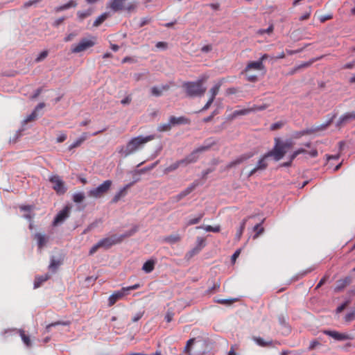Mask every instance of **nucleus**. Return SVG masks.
Segmentation results:
<instances>
[{
	"mask_svg": "<svg viewBox=\"0 0 355 355\" xmlns=\"http://www.w3.org/2000/svg\"><path fill=\"white\" fill-rule=\"evenodd\" d=\"M154 139L155 136L153 135H148L146 137L138 136L134 137L128 142L125 146H121L119 153L124 157H128L135 153L147 142L150 141Z\"/></svg>",
	"mask_w": 355,
	"mask_h": 355,
	"instance_id": "f257e3e1",
	"label": "nucleus"
},
{
	"mask_svg": "<svg viewBox=\"0 0 355 355\" xmlns=\"http://www.w3.org/2000/svg\"><path fill=\"white\" fill-rule=\"evenodd\" d=\"M187 96L190 98L200 97L206 92V87L204 85H199L196 81H187L182 84Z\"/></svg>",
	"mask_w": 355,
	"mask_h": 355,
	"instance_id": "f03ea898",
	"label": "nucleus"
},
{
	"mask_svg": "<svg viewBox=\"0 0 355 355\" xmlns=\"http://www.w3.org/2000/svg\"><path fill=\"white\" fill-rule=\"evenodd\" d=\"M265 70V66L261 61H251L247 64L245 69L241 72V73L245 76L248 81L255 83L258 80V76L256 74H251V71Z\"/></svg>",
	"mask_w": 355,
	"mask_h": 355,
	"instance_id": "7ed1b4c3",
	"label": "nucleus"
},
{
	"mask_svg": "<svg viewBox=\"0 0 355 355\" xmlns=\"http://www.w3.org/2000/svg\"><path fill=\"white\" fill-rule=\"evenodd\" d=\"M136 231L137 230L134 229L125 233V234L119 236L116 235H113L110 237L103 239L100 240L98 243L101 248L108 249L112 245L121 243L125 238L133 235L136 232Z\"/></svg>",
	"mask_w": 355,
	"mask_h": 355,
	"instance_id": "20e7f679",
	"label": "nucleus"
},
{
	"mask_svg": "<svg viewBox=\"0 0 355 355\" xmlns=\"http://www.w3.org/2000/svg\"><path fill=\"white\" fill-rule=\"evenodd\" d=\"M126 0H110L107 3V8H110L114 12H118L120 10H127L131 12L136 8V4L134 3H130L127 6L125 5Z\"/></svg>",
	"mask_w": 355,
	"mask_h": 355,
	"instance_id": "39448f33",
	"label": "nucleus"
},
{
	"mask_svg": "<svg viewBox=\"0 0 355 355\" xmlns=\"http://www.w3.org/2000/svg\"><path fill=\"white\" fill-rule=\"evenodd\" d=\"M286 153V150L282 144V140L279 138L275 139V146L268 153V155L273 157L275 161H279Z\"/></svg>",
	"mask_w": 355,
	"mask_h": 355,
	"instance_id": "423d86ee",
	"label": "nucleus"
},
{
	"mask_svg": "<svg viewBox=\"0 0 355 355\" xmlns=\"http://www.w3.org/2000/svg\"><path fill=\"white\" fill-rule=\"evenodd\" d=\"M112 182L110 180L104 181L98 187L89 191V196L95 198H98L105 195L111 188Z\"/></svg>",
	"mask_w": 355,
	"mask_h": 355,
	"instance_id": "0eeeda50",
	"label": "nucleus"
},
{
	"mask_svg": "<svg viewBox=\"0 0 355 355\" xmlns=\"http://www.w3.org/2000/svg\"><path fill=\"white\" fill-rule=\"evenodd\" d=\"M196 161V158L193 157V154H191L186 158L177 161L166 167L164 170V174H168L178 169L180 165H187L188 164L195 162Z\"/></svg>",
	"mask_w": 355,
	"mask_h": 355,
	"instance_id": "6e6552de",
	"label": "nucleus"
},
{
	"mask_svg": "<svg viewBox=\"0 0 355 355\" xmlns=\"http://www.w3.org/2000/svg\"><path fill=\"white\" fill-rule=\"evenodd\" d=\"M94 44L95 41L83 38L80 41L79 43L73 45L71 51L73 53H80L90 47H92L94 46Z\"/></svg>",
	"mask_w": 355,
	"mask_h": 355,
	"instance_id": "1a4fd4ad",
	"label": "nucleus"
},
{
	"mask_svg": "<svg viewBox=\"0 0 355 355\" xmlns=\"http://www.w3.org/2000/svg\"><path fill=\"white\" fill-rule=\"evenodd\" d=\"M49 181L53 184V189L59 195H62L67 191L64 182L58 175H53L49 178Z\"/></svg>",
	"mask_w": 355,
	"mask_h": 355,
	"instance_id": "9d476101",
	"label": "nucleus"
},
{
	"mask_svg": "<svg viewBox=\"0 0 355 355\" xmlns=\"http://www.w3.org/2000/svg\"><path fill=\"white\" fill-rule=\"evenodd\" d=\"M70 213V207L66 206L55 216L53 222V225L56 226L63 223L69 216Z\"/></svg>",
	"mask_w": 355,
	"mask_h": 355,
	"instance_id": "9b49d317",
	"label": "nucleus"
},
{
	"mask_svg": "<svg viewBox=\"0 0 355 355\" xmlns=\"http://www.w3.org/2000/svg\"><path fill=\"white\" fill-rule=\"evenodd\" d=\"M126 295H128V293H125L123 287L121 290L115 291L110 296L108 299V305L110 306H113L118 300H121Z\"/></svg>",
	"mask_w": 355,
	"mask_h": 355,
	"instance_id": "f8f14e48",
	"label": "nucleus"
},
{
	"mask_svg": "<svg viewBox=\"0 0 355 355\" xmlns=\"http://www.w3.org/2000/svg\"><path fill=\"white\" fill-rule=\"evenodd\" d=\"M324 334L331 336L336 340H346L352 339V336L347 334L340 333L336 331L325 330Z\"/></svg>",
	"mask_w": 355,
	"mask_h": 355,
	"instance_id": "ddd939ff",
	"label": "nucleus"
},
{
	"mask_svg": "<svg viewBox=\"0 0 355 355\" xmlns=\"http://www.w3.org/2000/svg\"><path fill=\"white\" fill-rule=\"evenodd\" d=\"M198 182H193L188 187H187L184 190L182 191L179 194L174 196L173 198L176 202H178L186 197L187 195L191 193L198 186Z\"/></svg>",
	"mask_w": 355,
	"mask_h": 355,
	"instance_id": "4468645a",
	"label": "nucleus"
},
{
	"mask_svg": "<svg viewBox=\"0 0 355 355\" xmlns=\"http://www.w3.org/2000/svg\"><path fill=\"white\" fill-rule=\"evenodd\" d=\"M330 123H331V121H329L327 124L322 125L320 127H317L315 128L306 129V130H302L300 132H297L295 134L294 137H295V138H300L304 135H310L315 132L324 130L329 125Z\"/></svg>",
	"mask_w": 355,
	"mask_h": 355,
	"instance_id": "2eb2a0df",
	"label": "nucleus"
},
{
	"mask_svg": "<svg viewBox=\"0 0 355 355\" xmlns=\"http://www.w3.org/2000/svg\"><path fill=\"white\" fill-rule=\"evenodd\" d=\"M352 120H355V112H347L341 116L337 122V126L340 127Z\"/></svg>",
	"mask_w": 355,
	"mask_h": 355,
	"instance_id": "dca6fc26",
	"label": "nucleus"
},
{
	"mask_svg": "<svg viewBox=\"0 0 355 355\" xmlns=\"http://www.w3.org/2000/svg\"><path fill=\"white\" fill-rule=\"evenodd\" d=\"M251 112H252L251 109L250 107L239 110H235L232 114H230L227 116V119L229 121H232L239 116L247 115Z\"/></svg>",
	"mask_w": 355,
	"mask_h": 355,
	"instance_id": "f3484780",
	"label": "nucleus"
},
{
	"mask_svg": "<svg viewBox=\"0 0 355 355\" xmlns=\"http://www.w3.org/2000/svg\"><path fill=\"white\" fill-rule=\"evenodd\" d=\"M34 239L37 240L38 248L40 250L48 241V237L46 235L42 234L41 233H36L34 235Z\"/></svg>",
	"mask_w": 355,
	"mask_h": 355,
	"instance_id": "a211bd4d",
	"label": "nucleus"
},
{
	"mask_svg": "<svg viewBox=\"0 0 355 355\" xmlns=\"http://www.w3.org/2000/svg\"><path fill=\"white\" fill-rule=\"evenodd\" d=\"M130 185H131V184H128V185L125 186L124 187H123L122 189H121L120 191L114 195V196L113 197V198L111 200V202L116 203L120 200V199L121 198L124 197L126 195L127 190L130 187Z\"/></svg>",
	"mask_w": 355,
	"mask_h": 355,
	"instance_id": "6ab92c4d",
	"label": "nucleus"
},
{
	"mask_svg": "<svg viewBox=\"0 0 355 355\" xmlns=\"http://www.w3.org/2000/svg\"><path fill=\"white\" fill-rule=\"evenodd\" d=\"M169 119L173 126L180 124L190 123V120L184 116L175 117L172 116L169 118Z\"/></svg>",
	"mask_w": 355,
	"mask_h": 355,
	"instance_id": "aec40b11",
	"label": "nucleus"
},
{
	"mask_svg": "<svg viewBox=\"0 0 355 355\" xmlns=\"http://www.w3.org/2000/svg\"><path fill=\"white\" fill-rule=\"evenodd\" d=\"M251 157H252L251 154L250 155H242L240 157H239L238 158H236L235 160L230 162L227 164V168H230L234 166H236V165H239V164L243 163L244 161L247 160L248 159L250 158Z\"/></svg>",
	"mask_w": 355,
	"mask_h": 355,
	"instance_id": "412c9836",
	"label": "nucleus"
},
{
	"mask_svg": "<svg viewBox=\"0 0 355 355\" xmlns=\"http://www.w3.org/2000/svg\"><path fill=\"white\" fill-rule=\"evenodd\" d=\"M89 137L88 133L83 132L81 136L77 139L74 142H73L69 146V150H72L80 146Z\"/></svg>",
	"mask_w": 355,
	"mask_h": 355,
	"instance_id": "4be33fe9",
	"label": "nucleus"
},
{
	"mask_svg": "<svg viewBox=\"0 0 355 355\" xmlns=\"http://www.w3.org/2000/svg\"><path fill=\"white\" fill-rule=\"evenodd\" d=\"M253 340L259 346L263 347H272L273 346V341L272 340H265L261 337L254 336Z\"/></svg>",
	"mask_w": 355,
	"mask_h": 355,
	"instance_id": "5701e85b",
	"label": "nucleus"
},
{
	"mask_svg": "<svg viewBox=\"0 0 355 355\" xmlns=\"http://www.w3.org/2000/svg\"><path fill=\"white\" fill-rule=\"evenodd\" d=\"M352 282L350 277H347L343 279H340L337 282V285L335 288L336 291H340Z\"/></svg>",
	"mask_w": 355,
	"mask_h": 355,
	"instance_id": "b1692460",
	"label": "nucleus"
},
{
	"mask_svg": "<svg viewBox=\"0 0 355 355\" xmlns=\"http://www.w3.org/2000/svg\"><path fill=\"white\" fill-rule=\"evenodd\" d=\"M77 6V3L74 0H70L68 3L63 4L62 6H58L55 8V11L56 12H59L65 10H67L70 8H76Z\"/></svg>",
	"mask_w": 355,
	"mask_h": 355,
	"instance_id": "393cba45",
	"label": "nucleus"
},
{
	"mask_svg": "<svg viewBox=\"0 0 355 355\" xmlns=\"http://www.w3.org/2000/svg\"><path fill=\"white\" fill-rule=\"evenodd\" d=\"M50 278V275L45 274L44 275L37 276L34 282V288H39L44 282Z\"/></svg>",
	"mask_w": 355,
	"mask_h": 355,
	"instance_id": "a878e982",
	"label": "nucleus"
},
{
	"mask_svg": "<svg viewBox=\"0 0 355 355\" xmlns=\"http://www.w3.org/2000/svg\"><path fill=\"white\" fill-rule=\"evenodd\" d=\"M169 89L168 85H162L161 87H153L151 88V94L155 96H160L162 94L164 90H168Z\"/></svg>",
	"mask_w": 355,
	"mask_h": 355,
	"instance_id": "bb28decb",
	"label": "nucleus"
},
{
	"mask_svg": "<svg viewBox=\"0 0 355 355\" xmlns=\"http://www.w3.org/2000/svg\"><path fill=\"white\" fill-rule=\"evenodd\" d=\"M223 82L224 79H220L217 83H216L215 85L209 89V94L216 96L218 94Z\"/></svg>",
	"mask_w": 355,
	"mask_h": 355,
	"instance_id": "cd10ccee",
	"label": "nucleus"
},
{
	"mask_svg": "<svg viewBox=\"0 0 355 355\" xmlns=\"http://www.w3.org/2000/svg\"><path fill=\"white\" fill-rule=\"evenodd\" d=\"M181 240V236L179 234H172L166 236L164 241L170 244H174L178 243Z\"/></svg>",
	"mask_w": 355,
	"mask_h": 355,
	"instance_id": "c85d7f7f",
	"label": "nucleus"
},
{
	"mask_svg": "<svg viewBox=\"0 0 355 355\" xmlns=\"http://www.w3.org/2000/svg\"><path fill=\"white\" fill-rule=\"evenodd\" d=\"M269 157H271L270 155H268V153L266 154H265L258 162L257 163V168H259L260 170H263L265 168H266V167L268 166V163H267V158Z\"/></svg>",
	"mask_w": 355,
	"mask_h": 355,
	"instance_id": "c756f323",
	"label": "nucleus"
},
{
	"mask_svg": "<svg viewBox=\"0 0 355 355\" xmlns=\"http://www.w3.org/2000/svg\"><path fill=\"white\" fill-rule=\"evenodd\" d=\"M155 261L153 260H148L144 263L142 269L147 273L152 272L155 268Z\"/></svg>",
	"mask_w": 355,
	"mask_h": 355,
	"instance_id": "7c9ffc66",
	"label": "nucleus"
},
{
	"mask_svg": "<svg viewBox=\"0 0 355 355\" xmlns=\"http://www.w3.org/2000/svg\"><path fill=\"white\" fill-rule=\"evenodd\" d=\"M248 219V218H244L243 220V221L241 222L239 228L237 230V232H236V239L237 241H239L240 239L241 238V236H242L243 232L244 231V229H245V227L246 222H247Z\"/></svg>",
	"mask_w": 355,
	"mask_h": 355,
	"instance_id": "2f4dec72",
	"label": "nucleus"
},
{
	"mask_svg": "<svg viewBox=\"0 0 355 355\" xmlns=\"http://www.w3.org/2000/svg\"><path fill=\"white\" fill-rule=\"evenodd\" d=\"M296 151L297 152L298 155L308 153L311 157H315L318 155V150L316 148H313V149H311L310 151H307L304 148H301L296 150Z\"/></svg>",
	"mask_w": 355,
	"mask_h": 355,
	"instance_id": "473e14b6",
	"label": "nucleus"
},
{
	"mask_svg": "<svg viewBox=\"0 0 355 355\" xmlns=\"http://www.w3.org/2000/svg\"><path fill=\"white\" fill-rule=\"evenodd\" d=\"M172 127L173 125L169 120L168 123H160L157 127V130L159 132H168L171 130Z\"/></svg>",
	"mask_w": 355,
	"mask_h": 355,
	"instance_id": "72a5a7b5",
	"label": "nucleus"
},
{
	"mask_svg": "<svg viewBox=\"0 0 355 355\" xmlns=\"http://www.w3.org/2000/svg\"><path fill=\"white\" fill-rule=\"evenodd\" d=\"M107 17H108V13L104 12V13L101 14L94 21L93 26L95 27L100 26Z\"/></svg>",
	"mask_w": 355,
	"mask_h": 355,
	"instance_id": "f704fd0d",
	"label": "nucleus"
},
{
	"mask_svg": "<svg viewBox=\"0 0 355 355\" xmlns=\"http://www.w3.org/2000/svg\"><path fill=\"white\" fill-rule=\"evenodd\" d=\"M204 216V213L199 214L196 217L189 220L187 223V226L198 224L200 222Z\"/></svg>",
	"mask_w": 355,
	"mask_h": 355,
	"instance_id": "c9c22d12",
	"label": "nucleus"
},
{
	"mask_svg": "<svg viewBox=\"0 0 355 355\" xmlns=\"http://www.w3.org/2000/svg\"><path fill=\"white\" fill-rule=\"evenodd\" d=\"M62 264L61 261L56 260L53 257L51 259V263L49 264V268L55 272L58 268Z\"/></svg>",
	"mask_w": 355,
	"mask_h": 355,
	"instance_id": "e433bc0d",
	"label": "nucleus"
},
{
	"mask_svg": "<svg viewBox=\"0 0 355 355\" xmlns=\"http://www.w3.org/2000/svg\"><path fill=\"white\" fill-rule=\"evenodd\" d=\"M19 332L20 336H21L24 343L27 347H31V339H30L29 336L25 334L24 330L20 329L19 331Z\"/></svg>",
	"mask_w": 355,
	"mask_h": 355,
	"instance_id": "4c0bfd02",
	"label": "nucleus"
},
{
	"mask_svg": "<svg viewBox=\"0 0 355 355\" xmlns=\"http://www.w3.org/2000/svg\"><path fill=\"white\" fill-rule=\"evenodd\" d=\"M92 13V9H88L85 11H78L77 12V16L80 20H83L84 19L90 16Z\"/></svg>",
	"mask_w": 355,
	"mask_h": 355,
	"instance_id": "58836bf2",
	"label": "nucleus"
},
{
	"mask_svg": "<svg viewBox=\"0 0 355 355\" xmlns=\"http://www.w3.org/2000/svg\"><path fill=\"white\" fill-rule=\"evenodd\" d=\"M264 231V228L261 227V223L256 225L254 227V232H255L253 236L254 239H257Z\"/></svg>",
	"mask_w": 355,
	"mask_h": 355,
	"instance_id": "ea45409f",
	"label": "nucleus"
},
{
	"mask_svg": "<svg viewBox=\"0 0 355 355\" xmlns=\"http://www.w3.org/2000/svg\"><path fill=\"white\" fill-rule=\"evenodd\" d=\"M268 107H269L268 104H262L260 105H254L253 106L250 107V108L251 109V112H254L264 110L266 108H268Z\"/></svg>",
	"mask_w": 355,
	"mask_h": 355,
	"instance_id": "a19ab883",
	"label": "nucleus"
},
{
	"mask_svg": "<svg viewBox=\"0 0 355 355\" xmlns=\"http://www.w3.org/2000/svg\"><path fill=\"white\" fill-rule=\"evenodd\" d=\"M314 62V60L313 61H311V62H304L302 63V64L296 67L295 68H294L291 72H290V74L292 75V74H294L297 70H299L301 68H306V67H309V66H311V64Z\"/></svg>",
	"mask_w": 355,
	"mask_h": 355,
	"instance_id": "79ce46f5",
	"label": "nucleus"
},
{
	"mask_svg": "<svg viewBox=\"0 0 355 355\" xmlns=\"http://www.w3.org/2000/svg\"><path fill=\"white\" fill-rule=\"evenodd\" d=\"M175 315L174 310L172 308H169L165 315V320L167 322H171L173 320Z\"/></svg>",
	"mask_w": 355,
	"mask_h": 355,
	"instance_id": "37998d69",
	"label": "nucleus"
},
{
	"mask_svg": "<svg viewBox=\"0 0 355 355\" xmlns=\"http://www.w3.org/2000/svg\"><path fill=\"white\" fill-rule=\"evenodd\" d=\"M85 199V195L82 192L76 193L73 196V200L75 202H81Z\"/></svg>",
	"mask_w": 355,
	"mask_h": 355,
	"instance_id": "c03bdc74",
	"label": "nucleus"
},
{
	"mask_svg": "<svg viewBox=\"0 0 355 355\" xmlns=\"http://www.w3.org/2000/svg\"><path fill=\"white\" fill-rule=\"evenodd\" d=\"M195 338H191L187 342V345L184 347V352L188 355H191V347L193 344Z\"/></svg>",
	"mask_w": 355,
	"mask_h": 355,
	"instance_id": "a18cd8bd",
	"label": "nucleus"
},
{
	"mask_svg": "<svg viewBox=\"0 0 355 355\" xmlns=\"http://www.w3.org/2000/svg\"><path fill=\"white\" fill-rule=\"evenodd\" d=\"M37 117V114L35 111H33L31 114H29L24 120V123L26 124L29 122L35 121Z\"/></svg>",
	"mask_w": 355,
	"mask_h": 355,
	"instance_id": "49530a36",
	"label": "nucleus"
},
{
	"mask_svg": "<svg viewBox=\"0 0 355 355\" xmlns=\"http://www.w3.org/2000/svg\"><path fill=\"white\" fill-rule=\"evenodd\" d=\"M205 230L207 232H219L220 230V225L216 226H211V225H207L205 227H203Z\"/></svg>",
	"mask_w": 355,
	"mask_h": 355,
	"instance_id": "de8ad7c7",
	"label": "nucleus"
},
{
	"mask_svg": "<svg viewBox=\"0 0 355 355\" xmlns=\"http://www.w3.org/2000/svg\"><path fill=\"white\" fill-rule=\"evenodd\" d=\"M209 147H210V146H200V147L198 148L197 149H196L195 150H193V152L191 154H193V157L197 159L196 154H197L198 153H202V152L206 151L209 148Z\"/></svg>",
	"mask_w": 355,
	"mask_h": 355,
	"instance_id": "09e8293b",
	"label": "nucleus"
},
{
	"mask_svg": "<svg viewBox=\"0 0 355 355\" xmlns=\"http://www.w3.org/2000/svg\"><path fill=\"white\" fill-rule=\"evenodd\" d=\"M48 55V51H42L39 55L35 58L36 62H40L42 60H44Z\"/></svg>",
	"mask_w": 355,
	"mask_h": 355,
	"instance_id": "8fccbe9b",
	"label": "nucleus"
},
{
	"mask_svg": "<svg viewBox=\"0 0 355 355\" xmlns=\"http://www.w3.org/2000/svg\"><path fill=\"white\" fill-rule=\"evenodd\" d=\"M42 0H29L26 2H25L23 5V8H29L32 6H34L35 4H37V3L42 1Z\"/></svg>",
	"mask_w": 355,
	"mask_h": 355,
	"instance_id": "3c124183",
	"label": "nucleus"
},
{
	"mask_svg": "<svg viewBox=\"0 0 355 355\" xmlns=\"http://www.w3.org/2000/svg\"><path fill=\"white\" fill-rule=\"evenodd\" d=\"M354 320H355V311H352L348 313L345 317V320L347 322H349Z\"/></svg>",
	"mask_w": 355,
	"mask_h": 355,
	"instance_id": "603ef678",
	"label": "nucleus"
},
{
	"mask_svg": "<svg viewBox=\"0 0 355 355\" xmlns=\"http://www.w3.org/2000/svg\"><path fill=\"white\" fill-rule=\"evenodd\" d=\"M273 31V26H270L268 28L266 29H260L258 31V33L259 35H263L264 33H267V34H270Z\"/></svg>",
	"mask_w": 355,
	"mask_h": 355,
	"instance_id": "864d4df0",
	"label": "nucleus"
},
{
	"mask_svg": "<svg viewBox=\"0 0 355 355\" xmlns=\"http://www.w3.org/2000/svg\"><path fill=\"white\" fill-rule=\"evenodd\" d=\"M209 78V76L207 75H202V76H200L197 80L196 82L200 85H203L204 83L208 80Z\"/></svg>",
	"mask_w": 355,
	"mask_h": 355,
	"instance_id": "5fc2aeb1",
	"label": "nucleus"
},
{
	"mask_svg": "<svg viewBox=\"0 0 355 355\" xmlns=\"http://www.w3.org/2000/svg\"><path fill=\"white\" fill-rule=\"evenodd\" d=\"M283 125H284V123L282 122H281V121L275 123L271 125L270 130H278V129L281 128L283 126Z\"/></svg>",
	"mask_w": 355,
	"mask_h": 355,
	"instance_id": "6e6d98bb",
	"label": "nucleus"
},
{
	"mask_svg": "<svg viewBox=\"0 0 355 355\" xmlns=\"http://www.w3.org/2000/svg\"><path fill=\"white\" fill-rule=\"evenodd\" d=\"M140 284H135L132 286H128V287H123V288L125 289V293H128L130 291H132V290H136L139 288H140Z\"/></svg>",
	"mask_w": 355,
	"mask_h": 355,
	"instance_id": "4d7b16f0",
	"label": "nucleus"
},
{
	"mask_svg": "<svg viewBox=\"0 0 355 355\" xmlns=\"http://www.w3.org/2000/svg\"><path fill=\"white\" fill-rule=\"evenodd\" d=\"M67 139V135L64 132H61L56 139L58 143H62Z\"/></svg>",
	"mask_w": 355,
	"mask_h": 355,
	"instance_id": "13d9d810",
	"label": "nucleus"
},
{
	"mask_svg": "<svg viewBox=\"0 0 355 355\" xmlns=\"http://www.w3.org/2000/svg\"><path fill=\"white\" fill-rule=\"evenodd\" d=\"M282 144L284 146L285 149L291 148L293 147V143L291 140H287L286 141H282Z\"/></svg>",
	"mask_w": 355,
	"mask_h": 355,
	"instance_id": "bf43d9fd",
	"label": "nucleus"
},
{
	"mask_svg": "<svg viewBox=\"0 0 355 355\" xmlns=\"http://www.w3.org/2000/svg\"><path fill=\"white\" fill-rule=\"evenodd\" d=\"M101 248L98 243H97L96 244H95L89 250V254L90 255H92L94 254L95 252H97V250Z\"/></svg>",
	"mask_w": 355,
	"mask_h": 355,
	"instance_id": "052dcab7",
	"label": "nucleus"
},
{
	"mask_svg": "<svg viewBox=\"0 0 355 355\" xmlns=\"http://www.w3.org/2000/svg\"><path fill=\"white\" fill-rule=\"evenodd\" d=\"M132 101V98L130 96H127L125 98L121 100V103L123 105L130 104Z\"/></svg>",
	"mask_w": 355,
	"mask_h": 355,
	"instance_id": "680f3d73",
	"label": "nucleus"
},
{
	"mask_svg": "<svg viewBox=\"0 0 355 355\" xmlns=\"http://www.w3.org/2000/svg\"><path fill=\"white\" fill-rule=\"evenodd\" d=\"M76 36V33H70L64 37V41L66 42L71 41Z\"/></svg>",
	"mask_w": 355,
	"mask_h": 355,
	"instance_id": "e2e57ef3",
	"label": "nucleus"
},
{
	"mask_svg": "<svg viewBox=\"0 0 355 355\" xmlns=\"http://www.w3.org/2000/svg\"><path fill=\"white\" fill-rule=\"evenodd\" d=\"M355 67V60H353L352 62H348L347 64H345L343 68V69H352Z\"/></svg>",
	"mask_w": 355,
	"mask_h": 355,
	"instance_id": "0e129e2a",
	"label": "nucleus"
},
{
	"mask_svg": "<svg viewBox=\"0 0 355 355\" xmlns=\"http://www.w3.org/2000/svg\"><path fill=\"white\" fill-rule=\"evenodd\" d=\"M236 92H237V89L235 87H230V88L227 89V90H226L227 95L234 94Z\"/></svg>",
	"mask_w": 355,
	"mask_h": 355,
	"instance_id": "69168bd1",
	"label": "nucleus"
},
{
	"mask_svg": "<svg viewBox=\"0 0 355 355\" xmlns=\"http://www.w3.org/2000/svg\"><path fill=\"white\" fill-rule=\"evenodd\" d=\"M64 19H65L64 17H60V18L57 19L53 22V26H55V27H58V26H60L64 21Z\"/></svg>",
	"mask_w": 355,
	"mask_h": 355,
	"instance_id": "338daca9",
	"label": "nucleus"
},
{
	"mask_svg": "<svg viewBox=\"0 0 355 355\" xmlns=\"http://www.w3.org/2000/svg\"><path fill=\"white\" fill-rule=\"evenodd\" d=\"M241 253V249L237 250L232 256V261L234 262Z\"/></svg>",
	"mask_w": 355,
	"mask_h": 355,
	"instance_id": "774afa93",
	"label": "nucleus"
}]
</instances>
